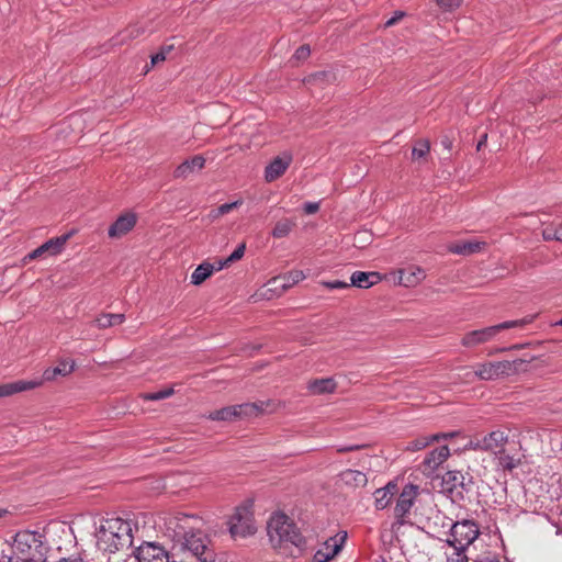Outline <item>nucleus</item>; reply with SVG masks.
Wrapping results in <instances>:
<instances>
[{
	"label": "nucleus",
	"instance_id": "14",
	"mask_svg": "<svg viewBox=\"0 0 562 562\" xmlns=\"http://www.w3.org/2000/svg\"><path fill=\"white\" fill-rule=\"evenodd\" d=\"M464 475L460 471H448L442 476V488L451 497H463Z\"/></svg>",
	"mask_w": 562,
	"mask_h": 562
},
{
	"label": "nucleus",
	"instance_id": "48",
	"mask_svg": "<svg viewBox=\"0 0 562 562\" xmlns=\"http://www.w3.org/2000/svg\"><path fill=\"white\" fill-rule=\"evenodd\" d=\"M220 217H222V215L220 214L217 207L216 209H213L210 211V213L207 214V218L211 221V222H215L217 221Z\"/></svg>",
	"mask_w": 562,
	"mask_h": 562
},
{
	"label": "nucleus",
	"instance_id": "56",
	"mask_svg": "<svg viewBox=\"0 0 562 562\" xmlns=\"http://www.w3.org/2000/svg\"><path fill=\"white\" fill-rule=\"evenodd\" d=\"M482 562H499L495 558H485Z\"/></svg>",
	"mask_w": 562,
	"mask_h": 562
},
{
	"label": "nucleus",
	"instance_id": "16",
	"mask_svg": "<svg viewBox=\"0 0 562 562\" xmlns=\"http://www.w3.org/2000/svg\"><path fill=\"white\" fill-rule=\"evenodd\" d=\"M137 216L127 212L116 218V221L109 227L108 234L111 238H120L131 232L136 225Z\"/></svg>",
	"mask_w": 562,
	"mask_h": 562
},
{
	"label": "nucleus",
	"instance_id": "2",
	"mask_svg": "<svg viewBox=\"0 0 562 562\" xmlns=\"http://www.w3.org/2000/svg\"><path fill=\"white\" fill-rule=\"evenodd\" d=\"M135 531L137 532L138 528L132 519L119 516L103 518L95 528L97 547L109 553L130 548L133 544Z\"/></svg>",
	"mask_w": 562,
	"mask_h": 562
},
{
	"label": "nucleus",
	"instance_id": "13",
	"mask_svg": "<svg viewBox=\"0 0 562 562\" xmlns=\"http://www.w3.org/2000/svg\"><path fill=\"white\" fill-rule=\"evenodd\" d=\"M496 330L493 326L474 329L471 331H468L463 335L461 338V345L465 348H475L480 345L486 344L496 336Z\"/></svg>",
	"mask_w": 562,
	"mask_h": 562
},
{
	"label": "nucleus",
	"instance_id": "47",
	"mask_svg": "<svg viewBox=\"0 0 562 562\" xmlns=\"http://www.w3.org/2000/svg\"><path fill=\"white\" fill-rule=\"evenodd\" d=\"M0 562H18L15 558L11 553H5L4 551L0 554Z\"/></svg>",
	"mask_w": 562,
	"mask_h": 562
},
{
	"label": "nucleus",
	"instance_id": "57",
	"mask_svg": "<svg viewBox=\"0 0 562 562\" xmlns=\"http://www.w3.org/2000/svg\"><path fill=\"white\" fill-rule=\"evenodd\" d=\"M130 32H131V35H132V36H138V35H139L138 30H134V29H132Z\"/></svg>",
	"mask_w": 562,
	"mask_h": 562
},
{
	"label": "nucleus",
	"instance_id": "24",
	"mask_svg": "<svg viewBox=\"0 0 562 562\" xmlns=\"http://www.w3.org/2000/svg\"><path fill=\"white\" fill-rule=\"evenodd\" d=\"M426 277L425 271L417 266H409L400 270V284L415 286Z\"/></svg>",
	"mask_w": 562,
	"mask_h": 562
},
{
	"label": "nucleus",
	"instance_id": "10",
	"mask_svg": "<svg viewBox=\"0 0 562 562\" xmlns=\"http://www.w3.org/2000/svg\"><path fill=\"white\" fill-rule=\"evenodd\" d=\"M419 495V486L415 484H406L401 491L394 507V516L398 524L406 522L417 496Z\"/></svg>",
	"mask_w": 562,
	"mask_h": 562
},
{
	"label": "nucleus",
	"instance_id": "41",
	"mask_svg": "<svg viewBox=\"0 0 562 562\" xmlns=\"http://www.w3.org/2000/svg\"><path fill=\"white\" fill-rule=\"evenodd\" d=\"M311 54V48L308 45H302L300 46L293 57L296 59V60H305Z\"/></svg>",
	"mask_w": 562,
	"mask_h": 562
},
{
	"label": "nucleus",
	"instance_id": "53",
	"mask_svg": "<svg viewBox=\"0 0 562 562\" xmlns=\"http://www.w3.org/2000/svg\"><path fill=\"white\" fill-rule=\"evenodd\" d=\"M555 233H557V237H559V238H557V240H558V241H562V224H561V225H559V226L555 228Z\"/></svg>",
	"mask_w": 562,
	"mask_h": 562
},
{
	"label": "nucleus",
	"instance_id": "34",
	"mask_svg": "<svg viewBox=\"0 0 562 562\" xmlns=\"http://www.w3.org/2000/svg\"><path fill=\"white\" fill-rule=\"evenodd\" d=\"M430 151V144L427 139H418L413 149H412V158L414 160L425 158Z\"/></svg>",
	"mask_w": 562,
	"mask_h": 562
},
{
	"label": "nucleus",
	"instance_id": "3",
	"mask_svg": "<svg viewBox=\"0 0 562 562\" xmlns=\"http://www.w3.org/2000/svg\"><path fill=\"white\" fill-rule=\"evenodd\" d=\"M44 540L38 531L20 530L10 542V553L18 562H45L47 548Z\"/></svg>",
	"mask_w": 562,
	"mask_h": 562
},
{
	"label": "nucleus",
	"instance_id": "17",
	"mask_svg": "<svg viewBox=\"0 0 562 562\" xmlns=\"http://www.w3.org/2000/svg\"><path fill=\"white\" fill-rule=\"evenodd\" d=\"M69 235H63L59 237L50 238L35 250L27 255L29 259H36L42 257L44 254H48L50 256L58 255L64 249L65 244L67 243Z\"/></svg>",
	"mask_w": 562,
	"mask_h": 562
},
{
	"label": "nucleus",
	"instance_id": "46",
	"mask_svg": "<svg viewBox=\"0 0 562 562\" xmlns=\"http://www.w3.org/2000/svg\"><path fill=\"white\" fill-rule=\"evenodd\" d=\"M166 59V52L162 49L161 52L151 56V66L157 65Z\"/></svg>",
	"mask_w": 562,
	"mask_h": 562
},
{
	"label": "nucleus",
	"instance_id": "30",
	"mask_svg": "<svg viewBox=\"0 0 562 562\" xmlns=\"http://www.w3.org/2000/svg\"><path fill=\"white\" fill-rule=\"evenodd\" d=\"M497 458L498 465L504 469L512 471L517 468L520 463V458L509 454L504 448L498 454H495Z\"/></svg>",
	"mask_w": 562,
	"mask_h": 562
},
{
	"label": "nucleus",
	"instance_id": "45",
	"mask_svg": "<svg viewBox=\"0 0 562 562\" xmlns=\"http://www.w3.org/2000/svg\"><path fill=\"white\" fill-rule=\"evenodd\" d=\"M319 204L316 202H308L304 205V211L306 214H314L318 211Z\"/></svg>",
	"mask_w": 562,
	"mask_h": 562
},
{
	"label": "nucleus",
	"instance_id": "5",
	"mask_svg": "<svg viewBox=\"0 0 562 562\" xmlns=\"http://www.w3.org/2000/svg\"><path fill=\"white\" fill-rule=\"evenodd\" d=\"M268 535L274 546L291 543L301 547L303 537L293 524V521L282 513L273 514L268 521Z\"/></svg>",
	"mask_w": 562,
	"mask_h": 562
},
{
	"label": "nucleus",
	"instance_id": "6",
	"mask_svg": "<svg viewBox=\"0 0 562 562\" xmlns=\"http://www.w3.org/2000/svg\"><path fill=\"white\" fill-rule=\"evenodd\" d=\"M508 443V435L502 429L493 430L488 434L474 435L465 448L468 450L484 451L498 454Z\"/></svg>",
	"mask_w": 562,
	"mask_h": 562
},
{
	"label": "nucleus",
	"instance_id": "25",
	"mask_svg": "<svg viewBox=\"0 0 562 562\" xmlns=\"http://www.w3.org/2000/svg\"><path fill=\"white\" fill-rule=\"evenodd\" d=\"M339 479L346 486L352 488L366 486V484L368 483V477L366 473L352 469H347L342 471L339 474Z\"/></svg>",
	"mask_w": 562,
	"mask_h": 562
},
{
	"label": "nucleus",
	"instance_id": "59",
	"mask_svg": "<svg viewBox=\"0 0 562 562\" xmlns=\"http://www.w3.org/2000/svg\"><path fill=\"white\" fill-rule=\"evenodd\" d=\"M557 326H562V318L555 323Z\"/></svg>",
	"mask_w": 562,
	"mask_h": 562
},
{
	"label": "nucleus",
	"instance_id": "11",
	"mask_svg": "<svg viewBox=\"0 0 562 562\" xmlns=\"http://www.w3.org/2000/svg\"><path fill=\"white\" fill-rule=\"evenodd\" d=\"M138 562H169L168 552L154 542H145L136 550Z\"/></svg>",
	"mask_w": 562,
	"mask_h": 562
},
{
	"label": "nucleus",
	"instance_id": "29",
	"mask_svg": "<svg viewBox=\"0 0 562 562\" xmlns=\"http://www.w3.org/2000/svg\"><path fill=\"white\" fill-rule=\"evenodd\" d=\"M124 321V314H102L95 318L94 323L98 328L104 329L114 325L122 324Z\"/></svg>",
	"mask_w": 562,
	"mask_h": 562
},
{
	"label": "nucleus",
	"instance_id": "39",
	"mask_svg": "<svg viewBox=\"0 0 562 562\" xmlns=\"http://www.w3.org/2000/svg\"><path fill=\"white\" fill-rule=\"evenodd\" d=\"M437 5L442 11H453L454 9L459 8L463 0H435Z\"/></svg>",
	"mask_w": 562,
	"mask_h": 562
},
{
	"label": "nucleus",
	"instance_id": "27",
	"mask_svg": "<svg viewBox=\"0 0 562 562\" xmlns=\"http://www.w3.org/2000/svg\"><path fill=\"white\" fill-rule=\"evenodd\" d=\"M396 491V484L389 483L382 488H378L374 493L375 508L384 509L391 503V499Z\"/></svg>",
	"mask_w": 562,
	"mask_h": 562
},
{
	"label": "nucleus",
	"instance_id": "32",
	"mask_svg": "<svg viewBox=\"0 0 562 562\" xmlns=\"http://www.w3.org/2000/svg\"><path fill=\"white\" fill-rule=\"evenodd\" d=\"M535 316L529 315L520 319L515 321H506L503 323H499L497 325H494V328L496 330V334H498L501 330L510 329V328H522L526 325H529L533 322Z\"/></svg>",
	"mask_w": 562,
	"mask_h": 562
},
{
	"label": "nucleus",
	"instance_id": "18",
	"mask_svg": "<svg viewBox=\"0 0 562 562\" xmlns=\"http://www.w3.org/2000/svg\"><path fill=\"white\" fill-rule=\"evenodd\" d=\"M204 165H205L204 157L201 155H196V156L192 157L191 159H188V160L183 161L182 164H180L176 168V170L173 172V177L186 179L194 171L201 170L204 167Z\"/></svg>",
	"mask_w": 562,
	"mask_h": 562
},
{
	"label": "nucleus",
	"instance_id": "31",
	"mask_svg": "<svg viewBox=\"0 0 562 562\" xmlns=\"http://www.w3.org/2000/svg\"><path fill=\"white\" fill-rule=\"evenodd\" d=\"M336 387V383L333 379L315 380L310 383L308 389L314 394L331 393Z\"/></svg>",
	"mask_w": 562,
	"mask_h": 562
},
{
	"label": "nucleus",
	"instance_id": "22",
	"mask_svg": "<svg viewBox=\"0 0 562 562\" xmlns=\"http://www.w3.org/2000/svg\"><path fill=\"white\" fill-rule=\"evenodd\" d=\"M382 280L379 272L356 271L350 277V285L368 289Z\"/></svg>",
	"mask_w": 562,
	"mask_h": 562
},
{
	"label": "nucleus",
	"instance_id": "38",
	"mask_svg": "<svg viewBox=\"0 0 562 562\" xmlns=\"http://www.w3.org/2000/svg\"><path fill=\"white\" fill-rule=\"evenodd\" d=\"M173 392L175 391L172 387H168L158 392L146 393L143 395V398L145 401H160L170 397L173 394Z\"/></svg>",
	"mask_w": 562,
	"mask_h": 562
},
{
	"label": "nucleus",
	"instance_id": "4",
	"mask_svg": "<svg viewBox=\"0 0 562 562\" xmlns=\"http://www.w3.org/2000/svg\"><path fill=\"white\" fill-rule=\"evenodd\" d=\"M435 524L440 521L441 526L445 528H450L451 538L447 539L446 542L450 547H452L456 552L464 554L465 549L472 544L475 539L479 537L480 530L477 525L472 520H462L452 522L451 519L446 516L437 513L434 516Z\"/></svg>",
	"mask_w": 562,
	"mask_h": 562
},
{
	"label": "nucleus",
	"instance_id": "55",
	"mask_svg": "<svg viewBox=\"0 0 562 562\" xmlns=\"http://www.w3.org/2000/svg\"><path fill=\"white\" fill-rule=\"evenodd\" d=\"M486 137H487V136H486V135H484V136L482 137V139L477 143V146H476V147H477V150H480V149H481V147L485 144Z\"/></svg>",
	"mask_w": 562,
	"mask_h": 562
},
{
	"label": "nucleus",
	"instance_id": "50",
	"mask_svg": "<svg viewBox=\"0 0 562 562\" xmlns=\"http://www.w3.org/2000/svg\"><path fill=\"white\" fill-rule=\"evenodd\" d=\"M359 448H360V446H344V447L338 448L337 451L342 453V452L355 451V450H358Z\"/></svg>",
	"mask_w": 562,
	"mask_h": 562
},
{
	"label": "nucleus",
	"instance_id": "36",
	"mask_svg": "<svg viewBox=\"0 0 562 562\" xmlns=\"http://www.w3.org/2000/svg\"><path fill=\"white\" fill-rule=\"evenodd\" d=\"M245 249H246V245L245 244H241L239 245L232 254L229 257H227L224 261H220L218 263V267L216 268V270H221L223 269L224 267L228 266L231 262H234V261H237L239 259L243 258L244 254H245Z\"/></svg>",
	"mask_w": 562,
	"mask_h": 562
},
{
	"label": "nucleus",
	"instance_id": "44",
	"mask_svg": "<svg viewBox=\"0 0 562 562\" xmlns=\"http://www.w3.org/2000/svg\"><path fill=\"white\" fill-rule=\"evenodd\" d=\"M542 237L547 241L557 240L558 237H557L555 228L554 227H546L542 231Z\"/></svg>",
	"mask_w": 562,
	"mask_h": 562
},
{
	"label": "nucleus",
	"instance_id": "8",
	"mask_svg": "<svg viewBox=\"0 0 562 562\" xmlns=\"http://www.w3.org/2000/svg\"><path fill=\"white\" fill-rule=\"evenodd\" d=\"M521 362V360L487 361L477 364L475 371L471 374L484 381L496 380L516 373Z\"/></svg>",
	"mask_w": 562,
	"mask_h": 562
},
{
	"label": "nucleus",
	"instance_id": "51",
	"mask_svg": "<svg viewBox=\"0 0 562 562\" xmlns=\"http://www.w3.org/2000/svg\"><path fill=\"white\" fill-rule=\"evenodd\" d=\"M58 562H83V560L80 557L72 555L69 558H63Z\"/></svg>",
	"mask_w": 562,
	"mask_h": 562
},
{
	"label": "nucleus",
	"instance_id": "37",
	"mask_svg": "<svg viewBox=\"0 0 562 562\" xmlns=\"http://www.w3.org/2000/svg\"><path fill=\"white\" fill-rule=\"evenodd\" d=\"M282 278L284 279L285 288L289 290L294 284L299 283L300 281L305 279V274L301 270H293L290 271L286 274H283Z\"/></svg>",
	"mask_w": 562,
	"mask_h": 562
},
{
	"label": "nucleus",
	"instance_id": "15",
	"mask_svg": "<svg viewBox=\"0 0 562 562\" xmlns=\"http://www.w3.org/2000/svg\"><path fill=\"white\" fill-rule=\"evenodd\" d=\"M292 162V155L288 151L281 156L276 157L265 170V179L268 182H272L280 178L289 168Z\"/></svg>",
	"mask_w": 562,
	"mask_h": 562
},
{
	"label": "nucleus",
	"instance_id": "28",
	"mask_svg": "<svg viewBox=\"0 0 562 562\" xmlns=\"http://www.w3.org/2000/svg\"><path fill=\"white\" fill-rule=\"evenodd\" d=\"M215 270L212 263L203 262L199 265L191 274V283L194 285L202 284L207 278H210Z\"/></svg>",
	"mask_w": 562,
	"mask_h": 562
},
{
	"label": "nucleus",
	"instance_id": "42",
	"mask_svg": "<svg viewBox=\"0 0 562 562\" xmlns=\"http://www.w3.org/2000/svg\"><path fill=\"white\" fill-rule=\"evenodd\" d=\"M323 285L330 289V290H336V289H347L350 286L349 283L347 282H344V281H327V282H323Z\"/></svg>",
	"mask_w": 562,
	"mask_h": 562
},
{
	"label": "nucleus",
	"instance_id": "21",
	"mask_svg": "<svg viewBox=\"0 0 562 562\" xmlns=\"http://www.w3.org/2000/svg\"><path fill=\"white\" fill-rule=\"evenodd\" d=\"M486 246L485 241L480 240H465L454 243L448 246V250L456 255L469 256L472 254L480 252Z\"/></svg>",
	"mask_w": 562,
	"mask_h": 562
},
{
	"label": "nucleus",
	"instance_id": "49",
	"mask_svg": "<svg viewBox=\"0 0 562 562\" xmlns=\"http://www.w3.org/2000/svg\"><path fill=\"white\" fill-rule=\"evenodd\" d=\"M454 557L451 558V562H468V558L465 554L454 553Z\"/></svg>",
	"mask_w": 562,
	"mask_h": 562
},
{
	"label": "nucleus",
	"instance_id": "33",
	"mask_svg": "<svg viewBox=\"0 0 562 562\" xmlns=\"http://www.w3.org/2000/svg\"><path fill=\"white\" fill-rule=\"evenodd\" d=\"M294 225H295L294 222H292L289 218L280 220L274 225V228L272 231V236L274 238H283V237L288 236L291 233V231L293 229Z\"/></svg>",
	"mask_w": 562,
	"mask_h": 562
},
{
	"label": "nucleus",
	"instance_id": "9",
	"mask_svg": "<svg viewBox=\"0 0 562 562\" xmlns=\"http://www.w3.org/2000/svg\"><path fill=\"white\" fill-rule=\"evenodd\" d=\"M261 412L262 408L259 407L258 404L245 403L213 411L205 417L210 420L231 422L239 417L258 416Z\"/></svg>",
	"mask_w": 562,
	"mask_h": 562
},
{
	"label": "nucleus",
	"instance_id": "23",
	"mask_svg": "<svg viewBox=\"0 0 562 562\" xmlns=\"http://www.w3.org/2000/svg\"><path fill=\"white\" fill-rule=\"evenodd\" d=\"M449 456L450 450L448 446L436 448L426 456L424 467L428 471H435L449 458Z\"/></svg>",
	"mask_w": 562,
	"mask_h": 562
},
{
	"label": "nucleus",
	"instance_id": "35",
	"mask_svg": "<svg viewBox=\"0 0 562 562\" xmlns=\"http://www.w3.org/2000/svg\"><path fill=\"white\" fill-rule=\"evenodd\" d=\"M435 440H439V436L438 435H432L430 437L417 438V439L411 441L407 445V450H409V451L422 450V449L426 448L430 442H432Z\"/></svg>",
	"mask_w": 562,
	"mask_h": 562
},
{
	"label": "nucleus",
	"instance_id": "40",
	"mask_svg": "<svg viewBox=\"0 0 562 562\" xmlns=\"http://www.w3.org/2000/svg\"><path fill=\"white\" fill-rule=\"evenodd\" d=\"M241 203H243L241 200H237L232 203H224V204L220 205L217 207V210H218L220 214L223 216V215L229 213L231 211L237 209L238 206H240Z\"/></svg>",
	"mask_w": 562,
	"mask_h": 562
},
{
	"label": "nucleus",
	"instance_id": "52",
	"mask_svg": "<svg viewBox=\"0 0 562 562\" xmlns=\"http://www.w3.org/2000/svg\"><path fill=\"white\" fill-rule=\"evenodd\" d=\"M326 76H327V74H326V72H318V74H315V75H313V76H311V77H310L308 82H311V81H316V80L322 79L323 77H326Z\"/></svg>",
	"mask_w": 562,
	"mask_h": 562
},
{
	"label": "nucleus",
	"instance_id": "1",
	"mask_svg": "<svg viewBox=\"0 0 562 562\" xmlns=\"http://www.w3.org/2000/svg\"><path fill=\"white\" fill-rule=\"evenodd\" d=\"M202 519L195 515L177 514L166 521L168 536L198 562H215L210 539L201 530Z\"/></svg>",
	"mask_w": 562,
	"mask_h": 562
},
{
	"label": "nucleus",
	"instance_id": "19",
	"mask_svg": "<svg viewBox=\"0 0 562 562\" xmlns=\"http://www.w3.org/2000/svg\"><path fill=\"white\" fill-rule=\"evenodd\" d=\"M75 368L76 362L74 360H61L57 367L44 370L40 380H43L44 383L54 381L58 375L67 376L75 370Z\"/></svg>",
	"mask_w": 562,
	"mask_h": 562
},
{
	"label": "nucleus",
	"instance_id": "20",
	"mask_svg": "<svg viewBox=\"0 0 562 562\" xmlns=\"http://www.w3.org/2000/svg\"><path fill=\"white\" fill-rule=\"evenodd\" d=\"M43 385V380L33 379V380H18L10 383L3 384L5 396H11L16 393H22L26 391H31Z\"/></svg>",
	"mask_w": 562,
	"mask_h": 562
},
{
	"label": "nucleus",
	"instance_id": "54",
	"mask_svg": "<svg viewBox=\"0 0 562 562\" xmlns=\"http://www.w3.org/2000/svg\"><path fill=\"white\" fill-rule=\"evenodd\" d=\"M438 436H439V439H440V438H445V439H447V438H452V437H454V436H456V432L438 434Z\"/></svg>",
	"mask_w": 562,
	"mask_h": 562
},
{
	"label": "nucleus",
	"instance_id": "12",
	"mask_svg": "<svg viewBox=\"0 0 562 562\" xmlns=\"http://www.w3.org/2000/svg\"><path fill=\"white\" fill-rule=\"evenodd\" d=\"M346 533L341 537L335 536L327 539L315 552L313 562H329L342 548Z\"/></svg>",
	"mask_w": 562,
	"mask_h": 562
},
{
	"label": "nucleus",
	"instance_id": "26",
	"mask_svg": "<svg viewBox=\"0 0 562 562\" xmlns=\"http://www.w3.org/2000/svg\"><path fill=\"white\" fill-rule=\"evenodd\" d=\"M288 289L285 288L282 276L270 279L261 291V296L267 300L282 295Z\"/></svg>",
	"mask_w": 562,
	"mask_h": 562
},
{
	"label": "nucleus",
	"instance_id": "7",
	"mask_svg": "<svg viewBox=\"0 0 562 562\" xmlns=\"http://www.w3.org/2000/svg\"><path fill=\"white\" fill-rule=\"evenodd\" d=\"M229 533L233 538H246L257 531L251 505H240L228 520Z\"/></svg>",
	"mask_w": 562,
	"mask_h": 562
},
{
	"label": "nucleus",
	"instance_id": "58",
	"mask_svg": "<svg viewBox=\"0 0 562 562\" xmlns=\"http://www.w3.org/2000/svg\"><path fill=\"white\" fill-rule=\"evenodd\" d=\"M0 397H5L3 384L0 385Z\"/></svg>",
	"mask_w": 562,
	"mask_h": 562
},
{
	"label": "nucleus",
	"instance_id": "43",
	"mask_svg": "<svg viewBox=\"0 0 562 562\" xmlns=\"http://www.w3.org/2000/svg\"><path fill=\"white\" fill-rule=\"evenodd\" d=\"M404 15L405 13L403 11H396L394 15L385 22L384 26L391 27L395 25L398 21H401L404 18Z\"/></svg>",
	"mask_w": 562,
	"mask_h": 562
}]
</instances>
